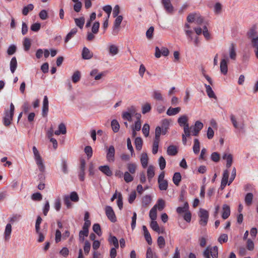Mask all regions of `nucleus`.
Masks as SVG:
<instances>
[{"label":"nucleus","instance_id":"obj_1","mask_svg":"<svg viewBox=\"0 0 258 258\" xmlns=\"http://www.w3.org/2000/svg\"><path fill=\"white\" fill-rule=\"evenodd\" d=\"M14 110L15 106L14 104L11 103L10 104V110H6L4 113L3 123L5 126H8L11 124V121L13 120L14 116Z\"/></svg>","mask_w":258,"mask_h":258},{"label":"nucleus","instance_id":"obj_2","mask_svg":"<svg viewBox=\"0 0 258 258\" xmlns=\"http://www.w3.org/2000/svg\"><path fill=\"white\" fill-rule=\"evenodd\" d=\"M79 201V197L76 191H72L68 197H66V207L67 209L73 207L72 202L77 203Z\"/></svg>","mask_w":258,"mask_h":258},{"label":"nucleus","instance_id":"obj_3","mask_svg":"<svg viewBox=\"0 0 258 258\" xmlns=\"http://www.w3.org/2000/svg\"><path fill=\"white\" fill-rule=\"evenodd\" d=\"M161 133V127L159 126H157L155 129V137L153 142L152 147V153L153 154H156L158 152Z\"/></svg>","mask_w":258,"mask_h":258},{"label":"nucleus","instance_id":"obj_4","mask_svg":"<svg viewBox=\"0 0 258 258\" xmlns=\"http://www.w3.org/2000/svg\"><path fill=\"white\" fill-rule=\"evenodd\" d=\"M178 122L180 126L184 125V133L185 134L186 136H190V129H191V127H190V128L189 127L186 116L182 115L178 119Z\"/></svg>","mask_w":258,"mask_h":258},{"label":"nucleus","instance_id":"obj_5","mask_svg":"<svg viewBox=\"0 0 258 258\" xmlns=\"http://www.w3.org/2000/svg\"><path fill=\"white\" fill-rule=\"evenodd\" d=\"M199 216L200 218V220L199 221L200 224L203 226H206L207 224L209 218L208 212L205 209L201 208L200 209Z\"/></svg>","mask_w":258,"mask_h":258},{"label":"nucleus","instance_id":"obj_6","mask_svg":"<svg viewBox=\"0 0 258 258\" xmlns=\"http://www.w3.org/2000/svg\"><path fill=\"white\" fill-rule=\"evenodd\" d=\"M122 20L123 17L121 15L116 17L112 28V34L113 35L116 36L118 34L120 30V25Z\"/></svg>","mask_w":258,"mask_h":258},{"label":"nucleus","instance_id":"obj_7","mask_svg":"<svg viewBox=\"0 0 258 258\" xmlns=\"http://www.w3.org/2000/svg\"><path fill=\"white\" fill-rule=\"evenodd\" d=\"M105 214L108 219L112 222L116 221V217L111 207L106 206L105 208Z\"/></svg>","mask_w":258,"mask_h":258},{"label":"nucleus","instance_id":"obj_8","mask_svg":"<svg viewBox=\"0 0 258 258\" xmlns=\"http://www.w3.org/2000/svg\"><path fill=\"white\" fill-rule=\"evenodd\" d=\"M85 167L86 161L85 159H82L80 161V171L78 174L79 179L81 181H83L85 180Z\"/></svg>","mask_w":258,"mask_h":258},{"label":"nucleus","instance_id":"obj_9","mask_svg":"<svg viewBox=\"0 0 258 258\" xmlns=\"http://www.w3.org/2000/svg\"><path fill=\"white\" fill-rule=\"evenodd\" d=\"M223 59H222L220 62V71L221 73L224 75H226L227 73L228 68H227V62L228 57L226 54H223Z\"/></svg>","mask_w":258,"mask_h":258},{"label":"nucleus","instance_id":"obj_10","mask_svg":"<svg viewBox=\"0 0 258 258\" xmlns=\"http://www.w3.org/2000/svg\"><path fill=\"white\" fill-rule=\"evenodd\" d=\"M161 4L167 13L172 14L173 13L174 7L172 5L170 0H161Z\"/></svg>","mask_w":258,"mask_h":258},{"label":"nucleus","instance_id":"obj_11","mask_svg":"<svg viewBox=\"0 0 258 258\" xmlns=\"http://www.w3.org/2000/svg\"><path fill=\"white\" fill-rule=\"evenodd\" d=\"M230 120L233 125V126L235 128H238L239 127L241 128H243L244 126V121L243 120H241L239 121V123L237 122L236 118L235 116L231 114L230 116Z\"/></svg>","mask_w":258,"mask_h":258},{"label":"nucleus","instance_id":"obj_12","mask_svg":"<svg viewBox=\"0 0 258 258\" xmlns=\"http://www.w3.org/2000/svg\"><path fill=\"white\" fill-rule=\"evenodd\" d=\"M229 175V172L228 169H226L224 171L222 178L221 180V183L220 185V188L223 189L228 182V178Z\"/></svg>","mask_w":258,"mask_h":258},{"label":"nucleus","instance_id":"obj_13","mask_svg":"<svg viewBox=\"0 0 258 258\" xmlns=\"http://www.w3.org/2000/svg\"><path fill=\"white\" fill-rule=\"evenodd\" d=\"M115 149L113 146H109L108 149L106 159L109 162H113L114 161Z\"/></svg>","mask_w":258,"mask_h":258},{"label":"nucleus","instance_id":"obj_14","mask_svg":"<svg viewBox=\"0 0 258 258\" xmlns=\"http://www.w3.org/2000/svg\"><path fill=\"white\" fill-rule=\"evenodd\" d=\"M222 158L226 160V167L229 168L232 165L233 162V156L229 153H225L223 154Z\"/></svg>","mask_w":258,"mask_h":258},{"label":"nucleus","instance_id":"obj_15","mask_svg":"<svg viewBox=\"0 0 258 258\" xmlns=\"http://www.w3.org/2000/svg\"><path fill=\"white\" fill-rule=\"evenodd\" d=\"M230 215V207L224 204L223 205L222 207V217L223 219H227Z\"/></svg>","mask_w":258,"mask_h":258},{"label":"nucleus","instance_id":"obj_16","mask_svg":"<svg viewBox=\"0 0 258 258\" xmlns=\"http://www.w3.org/2000/svg\"><path fill=\"white\" fill-rule=\"evenodd\" d=\"M203 124L200 121H197L195 122L193 130V135L197 136L200 131L203 128Z\"/></svg>","mask_w":258,"mask_h":258},{"label":"nucleus","instance_id":"obj_17","mask_svg":"<svg viewBox=\"0 0 258 258\" xmlns=\"http://www.w3.org/2000/svg\"><path fill=\"white\" fill-rule=\"evenodd\" d=\"M48 111V100L46 96H45L43 101L42 115L45 116Z\"/></svg>","mask_w":258,"mask_h":258},{"label":"nucleus","instance_id":"obj_18","mask_svg":"<svg viewBox=\"0 0 258 258\" xmlns=\"http://www.w3.org/2000/svg\"><path fill=\"white\" fill-rule=\"evenodd\" d=\"M98 169L103 173L108 176H111L112 175V172L108 165L100 166L99 167Z\"/></svg>","mask_w":258,"mask_h":258},{"label":"nucleus","instance_id":"obj_19","mask_svg":"<svg viewBox=\"0 0 258 258\" xmlns=\"http://www.w3.org/2000/svg\"><path fill=\"white\" fill-rule=\"evenodd\" d=\"M251 47L254 49V51L256 58L258 59V37L253 38L250 40Z\"/></svg>","mask_w":258,"mask_h":258},{"label":"nucleus","instance_id":"obj_20","mask_svg":"<svg viewBox=\"0 0 258 258\" xmlns=\"http://www.w3.org/2000/svg\"><path fill=\"white\" fill-rule=\"evenodd\" d=\"M82 57L85 59H88L92 58L93 54L90 52L89 49L86 47H84L82 50Z\"/></svg>","mask_w":258,"mask_h":258},{"label":"nucleus","instance_id":"obj_21","mask_svg":"<svg viewBox=\"0 0 258 258\" xmlns=\"http://www.w3.org/2000/svg\"><path fill=\"white\" fill-rule=\"evenodd\" d=\"M229 57L231 59L235 60L236 57V49L235 45L233 43L231 44L229 48Z\"/></svg>","mask_w":258,"mask_h":258},{"label":"nucleus","instance_id":"obj_22","mask_svg":"<svg viewBox=\"0 0 258 258\" xmlns=\"http://www.w3.org/2000/svg\"><path fill=\"white\" fill-rule=\"evenodd\" d=\"M140 160L143 167L146 168L148 163V157L146 153L141 154Z\"/></svg>","mask_w":258,"mask_h":258},{"label":"nucleus","instance_id":"obj_23","mask_svg":"<svg viewBox=\"0 0 258 258\" xmlns=\"http://www.w3.org/2000/svg\"><path fill=\"white\" fill-rule=\"evenodd\" d=\"M12 232V225L11 224H7L5 230V240H8L10 238Z\"/></svg>","mask_w":258,"mask_h":258},{"label":"nucleus","instance_id":"obj_24","mask_svg":"<svg viewBox=\"0 0 258 258\" xmlns=\"http://www.w3.org/2000/svg\"><path fill=\"white\" fill-rule=\"evenodd\" d=\"M205 87L206 89V92L209 98L217 99L214 91L210 85L205 84Z\"/></svg>","mask_w":258,"mask_h":258},{"label":"nucleus","instance_id":"obj_25","mask_svg":"<svg viewBox=\"0 0 258 258\" xmlns=\"http://www.w3.org/2000/svg\"><path fill=\"white\" fill-rule=\"evenodd\" d=\"M247 36L250 40L253 38H256L258 37V36H257V31L255 28L252 27L249 29L247 33Z\"/></svg>","mask_w":258,"mask_h":258},{"label":"nucleus","instance_id":"obj_26","mask_svg":"<svg viewBox=\"0 0 258 258\" xmlns=\"http://www.w3.org/2000/svg\"><path fill=\"white\" fill-rule=\"evenodd\" d=\"M181 108L179 107L176 108L170 107L167 111V114L169 116H172L177 114L180 111Z\"/></svg>","mask_w":258,"mask_h":258},{"label":"nucleus","instance_id":"obj_27","mask_svg":"<svg viewBox=\"0 0 258 258\" xmlns=\"http://www.w3.org/2000/svg\"><path fill=\"white\" fill-rule=\"evenodd\" d=\"M177 148L174 145L169 146L167 150V153L170 156H175L177 154Z\"/></svg>","mask_w":258,"mask_h":258},{"label":"nucleus","instance_id":"obj_28","mask_svg":"<svg viewBox=\"0 0 258 258\" xmlns=\"http://www.w3.org/2000/svg\"><path fill=\"white\" fill-rule=\"evenodd\" d=\"M172 180L173 183L177 186L179 185L181 180V175L179 172H175L173 176Z\"/></svg>","mask_w":258,"mask_h":258},{"label":"nucleus","instance_id":"obj_29","mask_svg":"<svg viewBox=\"0 0 258 258\" xmlns=\"http://www.w3.org/2000/svg\"><path fill=\"white\" fill-rule=\"evenodd\" d=\"M78 32L77 28H73L66 36V43L68 42L71 38L74 37Z\"/></svg>","mask_w":258,"mask_h":258},{"label":"nucleus","instance_id":"obj_30","mask_svg":"<svg viewBox=\"0 0 258 258\" xmlns=\"http://www.w3.org/2000/svg\"><path fill=\"white\" fill-rule=\"evenodd\" d=\"M253 196V194L251 192L247 193L244 198V201L245 204L247 206H250L252 202Z\"/></svg>","mask_w":258,"mask_h":258},{"label":"nucleus","instance_id":"obj_31","mask_svg":"<svg viewBox=\"0 0 258 258\" xmlns=\"http://www.w3.org/2000/svg\"><path fill=\"white\" fill-rule=\"evenodd\" d=\"M152 97L158 101H163L164 100L162 94L158 90H155L153 92Z\"/></svg>","mask_w":258,"mask_h":258},{"label":"nucleus","instance_id":"obj_32","mask_svg":"<svg viewBox=\"0 0 258 258\" xmlns=\"http://www.w3.org/2000/svg\"><path fill=\"white\" fill-rule=\"evenodd\" d=\"M150 226L152 229L155 231L158 232V233L164 232V230H162L160 231L159 226L157 223V222L155 220H152L150 223Z\"/></svg>","mask_w":258,"mask_h":258},{"label":"nucleus","instance_id":"obj_33","mask_svg":"<svg viewBox=\"0 0 258 258\" xmlns=\"http://www.w3.org/2000/svg\"><path fill=\"white\" fill-rule=\"evenodd\" d=\"M17 67V61L16 57H13L10 61V70L14 73Z\"/></svg>","mask_w":258,"mask_h":258},{"label":"nucleus","instance_id":"obj_34","mask_svg":"<svg viewBox=\"0 0 258 258\" xmlns=\"http://www.w3.org/2000/svg\"><path fill=\"white\" fill-rule=\"evenodd\" d=\"M75 22L76 25L79 27L81 29L83 28L85 23V18L84 17H82L79 18L75 19Z\"/></svg>","mask_w":258,"mask_h":258},{"label":"nucleus","instance_id":"obj_35","mask_svg":"<svg viewBox=\"0 0 258 258\" xmlns=\"http://www.w3.org/2000/svg\"><path fill=\"white\" fill-rule=\"evenodd\" d=\"M155 175L154 167L152 165H150L147 170V176L150 181Z\"/></svg>","mask_w":258,"mask_h":258},{"label":"nucleus","instance_id":"obj_36","mask_svg":"<svg viewBox=\"0 0 258 258\" xmlns=\"http://www.w3.org/2000/svg\"><path fill=\"white\" fill-rule=\"evenodd\" d=\"M149 217L152 220H156L157 218V205H155L150 210Z\"/></svg>","mask_w":258,"mask_h":258},{"label":"nucleus","instance_id":"obj_37","mask_svg":"<svg viewBox=\"0 0 258 258\" xmlns=\"http://www.w3.org/2000/svg\"><path fill=\"white\" fill-rule=\"evenodd\" d=\"M111 126L113 131L114 133H117L118 132L120 125L117 120L113 119L111 122Z\"/></svg>","mask_w":258,"mask_h":258},{"label":"nucleus","instance_id":"obj_38","mask_svg":"<svg viewBox=\"0 0 258 258\" xmlns=\"http://www.w3.org/2000/svg\"><path fill=\"white\" fill-rule=\"evenodd\" d=\"M135 144L136 150L138 151H140L142 149L143 146V141L141 138H136L135 140Z\"/></svg>","mask_w":258,"mask_h":258},{"label":"nucleus","instance_id":"obj_39","mask_svg":"<svg viewBox=\"0 0 258 258\" xmlns=\"http://www.w3.org/2000/svg\"><path fill=\"white\" fill-rule=\"evenodd\" d=\"M152 198L149 195H146L142 199V206L144 207H147L151 202Z\"/></svg>","mask_w":258,"mask_h":258},{"label":"nucleus","instance_id":"obj_40","mask_svg":"<svg viewBox=\"0 0 258 258\" xmlns=\"http://www.w3.org/2000/svg\"><path fill=\"white\" fill-rule=\"evenodd\" d=\"M137 168V164L135 163H130L127 165V168L128 170V172L131 174H134L136 172Z\"/></svg>","mask_w":258,"mask_h":258},{"label":"nucleus","instance_id":"obj_41","mask_svg":"<svg viewBox=\"0 0 258 258\" xmlns=\"http://www.w3.org/2000/svg\"><path fill=\"white\" fill-rule=\"evenodd\" d=\"M159 188L161 190H166L168 188V181L167 180L158 181Z\"/></svg>","mask_w":258,"mask_h":258},{"label":"nucleus","instance_id":"obj_42","mask_svg":"<svg viewBox=\"0 0 258 258\" xmlns=\"http://www.w3.org/2000/svg\"><path fill=\"white\" fill-rule=\"evenodd\" d=\"M81 79V73L78 71H75L72 77V81L74 83L78 82Z\"/></svg>","mask_w":258,"mask_h":258},{"label":"nucleus","instance_id":"obj_43","mask_svg":"<svg viewBox=\"0 0 258 258\" xmlns=\"http://www.w3.org/2000/svg\"><path fill=\"white\" fill-rule=\"evenodd\" d=\"M200 150V142L198 139L194 140V144L193 146V151L195 154L199 153Z\"/></svg>","mask_w":258,"mask_h":258},{"label":"nucleus","instance_id":"obj_44","mask_svg":"<svg viewBox=\"0 0 258 258\" xmlns=\"http://www.w3.org/2000/svg\"><path fill=\"white\" fill-rule=\"evenodd\" d=\"M34 6L32 4H29L27 6L23 8L22 10V14L24 16H27L29 12L33 10Z\"/></svg>","mask_w":258,"mask_h":258},{"label":"nucleus","instance_id":"obj_45","mask_svg":"<svg viewBox=\"0 0 258 258\" xmlns=\"http://www.w3.org/2000/svg\"><path fill=\"white\" fill-rule=\"evenodd\" d=\"M188 209V204L187 202H185L183 207H179L176 209V212L178 214H182L184 212H186Z\"/></svg>","mask_w":258,"mask_h":258},{"label":"nucleus","instance_id":"obj_46","mask_svg":"<svg viewBox=\"0 0 258 258\" xmlns=\"http://www.w3.org/2000/svg\"><path fill=\"white\" fill-rule=\"evenodd\" d=\"M210 254L213 258H218V247L214 246L213 247H210Z\"/></svg>","mask_w":258,"mask_h":258},{"label":"nucleus","instance_id":"obj_47","mask_svg":"<svg viewBox=\"0 0 258 258\" xmlns=\"http://www.w3.org/2000/svg\"><path fill=\"white\" fill-rule=\"evenodd\" d=\"M36 164L40 172H43L45 171V166L43 164V159L41 158L35 160Z\"/></svg>","mask_w":258,"mask_h":258},{"label":"nucleus","instance_id":"obj_48","mask_svg":"<svg viewBox=\"0 0 258 258\" xmlns=\"http://www.w3.org/2000/svg\"><path fill=\"white\" fill-rule=\"evenodd\" d=\"M110 243L113 244L115 248H118L119 244L117 238L114 236H110L108 239Z\"/></svg>","mask_w":258,"mask_h":258},{"label":"nucleus","instance_id":"obj_49","mask_svg":"<svg viewBox=\"0 0 258 258\" xmlns=\"http://www.w3.org/2000/svg\"><path fill=\"white\" fill-rule=\"evenodd\" d=\"M157 244L160 248H163L165 245V241L164 237L162 236H160L157 239Z\"/></svg>","mask_w":258,"mask_h":258},{"label":"nucleus","instance_id":"obj_50","mask_svg":"<svg viewBox=\"0 0 258 258\" xmlns=\"http://www.w3.org/2000/svg\"><path fill=\"white\" fill-rule=\"evenodd\" d=\"M109 51L112 55H114L118 53V49L116 46L112 44L109 46Z\"/></svg>","mask_w":258,"mask_h":258},{"label":"nucleus","instance_id":"obj_51","mask_svg":"<svg viewBox=\"0 0 258 258\" xmlns=\"http://www.w3.org/2000/svg\"><path fill=\"white\" fill-rule=\"evenodd\" d=\"M124 180L126 182L128 183L134 180V177L130 172L126 171L124 174Z\"/></svg>","mask_w":258,"mask_h":258},{"label":"nucleus","instance_id":"obj_52","mask_svg":"<svg viewBox=\"0 0 258 258\" xmlns=\"http://www.w3.org/2000/svg\"><path fill=\"white\" fill-rule=\"evenodd\" d=\"M54 134L56 135H59L60 134H64V124L63 123H61L59 124L58 130L55 131Z\"/></svg>","mask_w":258,"mask_h":258},{"label":"nucleus","instance_id":"obj_53","mask_svg":"<svg viewBox=\"0 0 258 258\" xmlns=\"http://www.w3.org/2000/svg\"><path fill=\"white\" fill-rule=\"evenodd\" d=\"M93 230L98 235L100 236L101 235V227L99 224H94L93 226Z\"/></svg>","mask_w":258,"mask_h":258},{"label":"nucleus","instance_id":"obj_54","mask_svg":"<svg viewBox=\"0 0 258 258\" xmlns=\"http://www.w3.org/2000/svg\"><path fill=\"white\" fill-rule=\"evenodd\" d=\"M151 107L149 103H146L142 106V111L143 114H146L150 111Z\"/></svg>","mask_w":258,"mask_h":258},{"label":"nucleus","instance_id":"obj_55","mask_svg":"<svg viewBox=\"0 0 258 258\" xmlns=\"http://www.w3.org/2000/svg\"><path fill=\"white\" fill-rule=\"evenodd\" d=\"M117 206L120 210H121L123 207V202H122V195L120 192L118 194L117 201Z\"/></svg>","mask_w":258,"mask_h":258},{"label":"nucleus","instance_id":"obj_56","mask_svg":"<svg viewBox=\"0 0 258 258\" xmlns=\"http://www.w3.org/2000/svg\"><path fill=\"white\" fill-rule=\"evenodd\" d=\"M150 126L148 123H145L143 127L142 132L144 136L147 137L149 136Z\"/></svg>","mask_w":258,"mask_h":258},{"label":"nucleus","instance_id":"obj_57","mask_svg":"<svg viewBox=\"0 0 258 258\" xmlns=\"http://www.w3.org/2000/svg\"><path fill=\"white\" fill-rule=\"evenodd\" d=\"M24 49L25 51H28L31 46V42L29 38H25L23 42Z\"/></svg>","mask_w":258,"mask_h":258},{"label":"nucleus","instance_id":"obj_58","mask_svg":"<svg viewBox=\"0 0 258 258\" xmlns=\"http://www.w3.org/2000/svg\"><path fill=\"white\" fill-rule=\"evenodd\" d=\"M84 151L87 154L88 158L89 159L92 156L93 151L91 146H88L85 148Z\"/></svg>","mask_w":258,"mask_h":258},{"label":"nucleus","instance_id":"obj_59","mask_svg":"<svg viewBox=\"0 0 258 258\" xmlns=\"http://www.w3.org/2000/svg\"><path fill=\"white\" fill-rule=\"evenodd\" d=\"M91 248V244L90 242L86 240L85 241L84 246V250L85 253L87 255L89 253L90 250Z\"/></svg>","mask_w":258,"mask_h":258},{"label":"nucleus","instance_id":"obj_60","mask_svg":"<svg viewBox=\"0 0 258 258\" xmlns=\"http://www.w3.org/2000/svg\"><path fill=\"white\" fill-rule=\"evenodd\" d=\"M39 16L40 18L43 20H45L48 18L47 12L45 10H42L40 12Z\"/></svg>","mask_w":258,"mask_h":258},{"label":"nucleus","instance_id":"obj_61","mask_svg":"<svg viewBox=\"0 0 258 258\" xmlns=\"http://www.w3.org/2000/svg\"><path fill=\"white\" fill-rule=\"evenodd\" d=\"M100 27V23L99 22H95L92 27V32L94 34H97L98 32L99 28Z\"/></svg>","mask_w":258,"mask_h":258},{"label":"nucleus","instance_id":"obj_62","mask_svg":"<svg viewBox=\"0 0 258 258\" xmlns=\"http://www.w3.org/2000/svg\"><path fill=\"white\" fill-rule=\"evenodd\" d=\"M16 49L17 47L15 45H11L7 50V53L10 55H13L16 52Z\"/></svg>","mask_w":258,"mask_h":258},{"label":"nucleus","instance_id":"obj_63","mask_svg":"<svg viewBox=\"0 0 258 258\" xmlns=\"http://www.w3.org/2000/svg\"><path fill=\"white\" fill-rule=\"evenodd\" d=\"M211 160L215 162H218L220 160V154L217 152H213L211 156Z\"/></svg>","mask_w":258,"mask_h":258},{"label":"nucleus","instance_id":"obj_64","mask_svg":"<svg viewBox=\"0 0 258 258\" xmlns=\"http://www.w3.org/2000/svg\"><path fill=\"white\" fill-rule=\"evenodd\" d=\"M122 117L123 119H126L128 121L132 120V115L128 111L123 112L122 114Z\"/></svg>","mask_w":258,"mask_h":258}]
</instances>
